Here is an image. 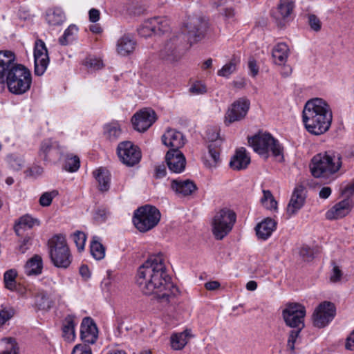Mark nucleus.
<instances>
[{"mask_svg": "<svg viewBox=\"0 0 354 354\" xmlns=\"http://www.w3.org/2000/svg\"><path fill=\"white\" fill-rule=\"evenodd\" d=\"M136 281L142 293L154 294L162 301H169L178 292V288L171 281L162 254L149 257L138 268Z\"/></svg>", "mask_w": 354, "mask_h": 354, "instance_id": "obj_1", "label": "nucleus"}, {"mask_svg": "<svg viewBox=\"0 0 354 354\" xmlns=\"http://www.w3.org/2000/svg\"><path fill=\"white\" fill-rule=\"evenodd\" d=\"M303 122L306 130L313 135L326 132L331 124L333 114L329 104L316 97L308 100L303 110Z\"/></svg>", "mask_w": 354, "mask_h": 354, "instance_id": "obj_2", "label": "nucleus"}, {"mask_svg": "<svg viewBox=\"0 0 354 354\" xmlns=\"http://www.w3.org/2000/svg\"><path fill=\"white\" fill-rule=\"evenodd\" d=\"M342 166V155L334 151L319 153L310 163V170L315 178L330 179Z\"/></svg>", "mask_w": 354, "mask_h": 354, "instance_id": "obj_3", "label": "nucleus"}, {"mask_svg": "<svg viewBox=\"0 0 354 354\" xmlns=\"http://www.w3.org/2000/svg\"><path fill=\"white\" fill-rule=\"evenodd\" d=\"M250 145L254 151L261 156L268 158L270 153L275 158L283 160V147L279 142L271 134L268 133H259L248 139Z\"/></svg>", "mask_w": 354, "mask_h": 354, "instance_id": "obj_4", "label": "nucleus"}, {"mask_svg": "<svg viewBox=\"0 0 354 354\" xmlns=\"http://www.w3.org/2000/svg\"><path fill=\"white\" fill-rule=\"evenodd\" d=\"M5 80H6L8 88L11 93L21 95L30 89L32 77L27 68L15 62L9 71Z\"/></svg>", "mask_w": 354, "mask_h": 354, "instance_id": "obj_5", "label": "nucleus"}, {"mask_svg": "<svg viewBox=\"0 0 354 354\" xmlns=\"http://www.w3.org/2000/svg\"><path fill=\"white\" fill-rule=\"evenodd\" d=\"M49 253L53 264L58 268H66L71 263V255L63 235H55L48 241Z\"/></svg>", "mask_w": 354, "mask_h": 354, "instance_id": "obj_6", "label": "nucleus"}, {"mask_svg": "<svg viewBox=\"0 0 354 354\" xmlns=\"http://www.w3.org/2000/svg\"><path fill=\"white\" fill-rule=\"evenodd\" d=\"M185 37L183 33H175L170 35L162 44L159 57L167 63L178 62L183 55V44Z\"/></svg>", "mask_w": 354, "mask_h": 354, "instance_id": "obj_7", "label": "nucleus"}, {"mask_svg": "<svg viewBox=\"0 0 354 354\" xmlns=\"http://www.w3.org/2000/svg\"><path fill=\"white\" fill-rule=\"evenodd\" d=\"M234 212L225 207L217 211L212 221V233L217 240H222L232 230L236 222Z\"/></svg>", "mask_w": 354, "mask_h": 354, "instance_id": "obj_8", "label": "nucleus"}, {"mask_svg": "<svg viewBox=\"0 0 354 354\" xmlns=\"http://www.w3.org/2000/svg\"><path fill=\"white\" fill-rule=\"evenodd\" d=\"M160 219V211L154 206L146 205L135 211L133 221L140 232H145L156 226Z\"/></svg>", "mask_w": 354, "mask_h": 354, "instance_id": "obj_9", "label": "nucleus"}, {"mask_svg": "<svg viewBox=\"0 0 354 354\" xmlns=\"http://www.w3.org/2000/svg\"><path fill=\"white\" fill-rule=\"evenodd\" d=\"M305 307L299 303H288L282 311V317L286 324L294 329L304 328Z\"/></svg>", "mask_w": 354, "mask_h": 354, "instance_id": "obj_10", "label": "nucleus"}, {"mask_svg": "<svg viewBox=\"0 0 354 354\" xmlns=\"http://www.w3.org/2000/svg\"><path fill=\"white\" fill-rule=\"evenodd\" d=\"M120 160L128 167L138 164L142 158L139 147L130 141H123L119 143L117 148Z\"/></svg>", "mask_w": 354, "mask_h": 354, "instance_id": "obj_11", "label": "nucleus"}, {"mask_svg": "<svg viewBox=\"0 0 354 354\" xmlns=\"http://www.w3.org/2000/svg\"><path fill=\"white\" fill-rule=\"evenodd\" d=\"M336 308L333 303L324 301L315 309L313 314V325L317 328H324L335 317Z\"/></svg>", "mask_w": 354, "mask_h": 354, "instance_id": "obj_12", "label": "nucleus"}, {"mask_svg": "<svg viewBox=\"0 0 354 354\" xmlns=\"http://www.w3.org/2000/svg\"><path fill=\"white\" fill-rule=\"evenodd\" d=\"M250 100L246 97H241L234 101L225 115V124L228 126L243 119L250 109Z\"/></svg>", "mask_w": 354, "mask_h": 354, "instance_id": "obj_13", "label": "nucleus"}, {"mask_svg": "<svg viewBox=\"0 0 354 354\" xmlns=\"http://www.w3.org/2000/svg\"><path fill=\"white\" fill-rule=\"evenodd\" d=\"M35 74L42 75L49 64L48 50L45 43L41 39L35 41L34 48Z\"/></svg>", "mask_w": 354, "mask_h": 354, "instance_id": "obj_14", "label": "nucleus"}, {"mask_svg": "<svg viewBox=\"0 0 354 354\" xmlns=\"http://www.w3.org/2000/svg\"><path fill=\"white\" fill-rule=\"evenodd\" d=\"M218 138V133L216 132L208 137L212 142L208 145V153L204 156L203 162L205 167L209 169L216 167L221 162L220 151L222 140Z\"/></svg>", "mask_w": 354, "mask_h": 354, "instance_id": "obj_15", "label": "nucleus"}, {"mask_svg": "<svg viewBox=\"0 0 354 354\" xmlns=\"http://www.w3.org/2000/svg\"><path fill=\"white\" fill-rule=\"evenodd\" d=\"M206 27V22L201 18L193 17L186 23L183 31L187 32V39L192 44L203 37Z\"/></svg>", "mask_w": 354, "mask_h": 354, "instance_id": "obj_16", "label": "nucleus"}, {"mask_svg": "<svg viewBox=\"0 0 354 354\" xmlns=\"http://www.w3.org/2000/svg\"><path fill=\"white\" fill-rule=\"evenodd\" d=\"M62 150L57 142L51 139L44 140L40 146L39 156L48 162L55 161L60 158Z\"/></svg>", "mask_w": 354, "mask_h": 354, "instance_id": "obj_17", "label": "nucleus"}, {"mask_svg": "<svg viewBox=\"0 0 354 354\" xmlns=\"http://www.w3.org/2000/svg\"><path fill=\"white\" fill-rule=\"evenodd\" d=\"M156 113L152 109H144L136 113L132 118V124L135 129L145 131L156 121Z\"/></svg>", "mask_w": 354, "mask_h": 354, "instance_id": "obj_18", "label": "nucleus"}, {"mask_svg": "<svg viewBox=\"0 0 354 354\" xmlns=\"http://www.w3.org/2000/svg\"><path fill=\"white\" fill-rule=\"evenodd\" d=\"M165 161L171 172L180 174L184 171L186 158L179 150H169L165 156Z\"/></svg>", "mask_w": 354, "mask_h": 354, "instance_id": "obj_19", "label": "nucleus"}, {"mask_svg": "<svg viewBox=\"0 0 354 354\" xmlns=\"http://www.w3.org/2000/svg\"><path fill=\"white\" fill-rule=\"evenodd\" d=\"M305 200L306 192L304 187L303 185L296 186L286 208L288 216H291L297 214L304 206Z\"/></svg>", "mask_w": 354, "mask_h": 354, "instance_id": "obj_20", "label": "nucleus"}, {"mask_svg": "<svg viewBox=\"0 0 354 354\" xmlns=\"http://www.w3.org/2000/svg\"><path fill=\"white\" fill-rule=\"evenodd\" d=\"M294 3L291 0H280L272 12V17L279 26H283L293 10Z\"/></svg>", "mask_w": 354, "mask_h": 354, "instance_id": "obj_21", "label": "nucleus"}, {"mask_svg": "<svg viewBox=\"0 0 354 354\" xmlns=\"http://www.w3.org/2000/svg\"><path fill=\"white\" fill-rule=\"evenodd\" d=\"M98 330L93 320L84 317L81 324V339L85 343L94 344L97 339Z\"/></svg>", "mask_w": 354, "mask_h": 354, "instance_id": "obj_22", "label": "nucleus"}, {"mask_svg": "<svg viewBox=\"0 0 354 354\" xmlns=\"http://www.w3.org/2000/svg\"><path fill=\"white\" fill-rule=\"evenodd\" d=\"M15 64V55L10 50L0 51V90L3 87L5 78Z\"/></svg>", "mask_w": 354, "mask_h": 354, "instance_id": "obj_23", "label": "nucleus"}, {"mask_svg": "<svg viewBox=\"0 0 354 354\" xmlns=\"http://www.w3.org/2000/svg\"><path fill=\"white\" fill-rule=\"evenodd\" d=\"M162 143L170 147V150H178L184 146L185 139L183 135L174 129H168L162 137Z\"/></svg>", "mask_w": 354, "mask_h": 354, "instance_id": "obj_24", "label": "nucleus"}, {"mask_svg": "<svg viewBox=\"0 0 354 354\" xmlns=\"http://www.w3.org/2000/svg\"><path fill=\"white\" fill-rule=\"evenodd\" d=\"M352 205L349 200L346 199L336 203L326 213L328 220H336L346 216L351 212Z\"/></svg>", "mask_w": 354, "mask_h": 354, "instance_id": "obj_25", "label": "nucleus"}, {"mask_svg": "<svg viewBox=\"0 0 354 354\" xmlns=\"http://www.w3.org/2000/svg\"><path fill=\"white\" fill-rule=\"evenodd\" d=\"M171 189L177 194L183 196L191 195L197 189L195 183L190 180H173L171 183Z\"/></svg>", "mask_w": 354, "mask_h": 354, "instance_id": "obj_26", "label": "nucleus"}, {"mask_svg": "<svg viewBox=\"0 0 354 354\" xmlns=\"http://www.w3.org/2000/svg\"><path fill=\"white\" fill-rule=\"evenodd\" d=\"M136 46V41L131 35H124L117 41V53L122 56H127L132 53Z\"/></svg>", "mask_w": 354, "mask_h": 354, "instance_id": "obj_27", "label": "nucleus"}, {"mask_svg": "<svg viewBox=\"0 0 354 354\" xmlns=\"http://www.w3.org/2000/svg\"><path fill=\"white\" fill-rule=\"evenodd\" d=\"M250 162V157L246 152L245 149L241 147L237 149L235 154L232 157L230 166L234 170L245 169Z\"/></svg>", "mask_w": 354, "mask_h": 354, "instance_id": "obj_28", "label": "nucleus"}, {"mask_svg": "<svg viewBox=\"0 0 354 354\" xmlns=\"http://www.w3.org/2000/svg\"><path fill=\"white\" fill-rule=\"evenodd\" d=\"M277 223L274 220L267 218L259 223L255 227L256 234L259 239L266 240L276 229Z\"/></svg>", "mask_w": 354, "mask_h": 354, "instance_id": "obj_29", "label": "nucleus"}, {"mask_svg": "<svg viewBox=\"0 0 354 354\" xmlns=\"http://www.w3.org/2000/svg\"><path fill=\"white\" fill-rule=\"evenodd\" d=\"M75 317L73 315H68L62 323V337L67 342H73L75 338V327L77 323Z\"/></svg>", "mask_w": 354, "mask_h": 354, "instance_id": "obj_30", "label": "nucleus"}, {"mask_svg": "<svg viewBox=\"0 0 354 354\" xmlns=\"http://www.w3.org/2000/svg\"><path fill=\"white\" fill-rule=\"evenodd\" d=\"M46 20L49 26H59L66 20V15L60 8H53L46 12Z\"/></svg>", "mask_w": 354, "mask_h": 354, "instance_id": "obj_31", "label": "nucleus"}, {"mask_svg": "<svg viewBox=\"0 0 354 354\" xmlns=\"http://www.w3.org/2000/svg\"><path fill=\"white\" fill-rule=\"evenodd\" d=\"M191 337V330L186 329L181 333H174L170 337L171 347L176 351L183 349Z\"/></svg>", "mask_w": 354, "mask_h": 354, "instance_id": "obj_32", "label": "nucleus"}, {"mask_svg": "<svg viewBox=\"0 0 354 354\" xmlns=\"http://www.w3.org/2000/svg\"><path fill=\"white\" fill-rule=\"evenodd\" d=\"M289 48L285 43L277 44L272 49V57L276 64L283 65L289 55Z\"/></svg>", "mask_w": 354, "mask_h": 354, "instance_id": "obj_33", "label": "nucleus"}, {"mask_svg": "<svg viewBox=\"0 0 354 354\" xmlns=\"http://www.w3.org/2000/svg\"><path fill=\"white\" fill-rule=\"evenodd\" d=\"M93 176L98 182L99 189L106 192L110 187L111 174L104 168H99L93 172Z\"/></svg>", "mask_w": 354, "mask_h": 354, "instance_id": "obj_34", "label": "nucleus"}, {"mask_svg": "<svg viewBox=\"0 0 354 354\" xmlns=\"http://www.w3.org/2000/svg\"><path fill=\"white\" fill-rule=\"evenodd\" d=\"M53 305L52 299L44 291L37 292L35 296V307L39 310H48Z\"/></svg>", "mask_w": 354, "mask_h": 354, "instance_id": "obj_35", "label": "nucleus"}, {"mask_svg": "<svg viewBox=\"0 0 354 354\" xmlns=\"http://www.w3.org/2000/svg\"><path fill=\"white\" fill-rule=\"evenodd\" d=\"M42 259L41 257L35 255L25 265V272L27 275H37L41 272Z\"/></svg>", "mask_w": 354, "mask_h": 354, "instance_id": "obj_36", "label": "nucleus"}, {"mask_svg": "<svg viewBox=\"0 0 354 354\" xmlns=\"http://www.w3.org/2000/svg\"><path fill=\"white\" fill-rule=\"evenodd\" d=\"M104 134L110 141L118 140L122 134V129L118 122L113 121L104 127Z\"/></svg>", "mask_w": 354, "mask_h": 354, "instance_id": "obj_37", "label": "nucleus"}, {"mask_svg": "<svg viewBox=\"0 0 354 354\" xmlns=\"http://www.w3.org/2000/svg\"><path fill=\"white\" fill-rule=\"evenodd\" d=\"M39 221L29 215L21 216L15 225V231L19 235L21 230L30 229L35 225H39Z\"/></svg>", "mask_w": 354, "mask_h": 354, "instance_id": "obj_38", "label": "nucleus"}, {"mask_svg": "<svg viewBox=\"0 0 354 354\" xmlns=\"http://www.w3.org/2000/svg\"><path fill=\"white\" fill-rule=\"evenodd\" d=\"M90 250L91 255L96 260H101L105 256V248L100 243L98 236H93L91 242Z\"/></svg>", "mask_w": 354, "mask_h": 354, "instance_id": "obj_39", "label": "nucleus"}, {"mask_svg": "<svg viewBox=\"0 0 354 354\" xmlns=\"http://www.w3.org/2000/svg\"><path fill=\"white\" fill-rule=\"evenodd\" d=\"M78 28L74 25H70L64 31V35L59 37V43L62 46H66L75 39Z\"/></svg>", "mask_w": 354, "mask_h": 354, "instance_id": "obj_40", "label": "nucleus"}, {"mask_svg": "<svg viewBox=\"0 0 354 354\" xmlns=\"http://www.w3.org/2000/svg\"><path fill=\"white\" fill-rule=\"evenodd\" d=\"M17 272L15 269L8 270L4 273L3 281L7 289L10 290H17Z\"/></svg>", "mask_w": 354, "mask_h": 354, "instance_id": "obj_41", "label": "nucleus"}, {"mask_svg": "<svg viewBox=\"0 0 354 354\" xmlns=\"http://www.w3.org/2000/svg\"><path fill=\"white\" fill-rule=\"evenodd\" d=\"M151 20L156 21V24L153 23L155 29V34L165 32L169 29V22L166 17H156L151 18Z\"/></svg>", "mask_w": 354, "mask_h": 354, "instance_id": "obj_42", "label": "nucleus"}, {"mask_svg": "<svg viewBox=\"0 0 354 354\" xmlns=\"http://www.w3.org/2000/svg\"><path fill=\"white\" fill-rule=\"evenodd\" d=\"M153 23L156 24V22L154 20H151V19L145 21L142 25L138 29V34L144 37H147L155 34Z\"/></svg>", "mask_w": 354, "mask_h": 354, "instance_id": "obj_43", "label": "nucleus"}, {"mask_svg": "<svg viewBox=\"0 0 354 354\" xmlns=\"http://www.w3.org/2000/svg\"><path fill=\"white\" fill-rule=\"evenodd\" d=\"M263 197L261 199L262 205L268 209H276L277 203L269 190H263Z\"/></svg>", "mask_w": 354, "mask_h": 354, "instance_id": "obj_44", "label": "nucleus"}, {"mask_svg": "<svg viewBox=\"0 0 354 354\" xmlns=\"http://www.w3.org/2000/svg\"><path fill=\"white\" fill-rule=\"evenodd\" d=\"M237 61L232 59L230 62L225 64L221 69L218 71V75L228 77L236 70Z\"/></svg>", "mask_w": 354, "mask_h": 354, "instance_id": "obj_45", "label": "nucleus"}, {"mask_svg": "<svg viewBox=\"0 0 354 354\" xmlns=\"http://www.w3.org/2000/svg\"><path fill=\"white\" fill-rule=\"evenodd\" d=\"M7 162L10 167L15 171L20 170L24 165L23 158L15 154L8 155L7 156Z\"/></svg>", "mask_w": 354, "mask_h": 354, "instance_id": "obj_46", "label": "nucleus"}, {"mask_svg": "<svg viewBox=\"0 0 354 354\" xmlns=\"http://www.w3.org/2000/svg\"><path fill=\"white\" fill-rule=\"evenodd\" d=\"M73 239L77 248V250L80 252L84 250L86 241V236L85 233L82 231H76L73 234Z\"/></svg>", "mask_w": 354, "mask_h": 354, "instance_id": "obj_47", "label": "nucleus"}, {"mask_svg": "<svg viewBox=\"0 0 354 354\" xmlns=\"http://www.w3.org/2000/svg\"><path fill=\"white\" fill-rule=\"evenodd\" d=\"M80 165V158L75 156L71 158H68L66 160L64 168L66 171L70 172L76 171Z\"/></svg>", "mask_w": 354, "mask_h": 354, "instance_id": "obj_48", "label": "nucleus"}, {"mask_svg": "<svg viewBox=\"0 0 354 354\" xmlns=\"http://www.w3.org/2000/svg\"><path fill=\"white\" fill-rule=\"evenodd\" d=\"M58 195L57 190L44 192L39 198V204L43 207L49 206L53 199Z\"/></svg>", "mask_w": 354, "mask_h": 354, "instance_id": "obj_49", "label": "nucleus"}, {"mask_svg": "<svg viewBox=\"0 0 354 354\" xmlns=\"http://www.w3.org/2000/svg\"><path fill=\"white\" fill-rule=\"evenodd\" d=\"M6 340L7 342V346L0 354H19V349L15 339L8 338Z\"/></svg>", "mask_w": 354, "mask_h": 354, "instance_id": "obj_50", "label": "nucleus"}, {"mask_svg": "<svg viewBox=\"0 0 354 354\" xmlns=\"http://www.w3.org/2000/svg\"><path fill=\"white\" fill-rule=\"evenodd\" d=\"M85 65L91 70L96 71L103 67L102 61L95 57H88L85 61Z\"/></svg>", "mask_w": 354, "mask_h": 354, "instance_id": "obj_51", "label": "nucleus"}, {"mask_svg": "<svg viewBox=\"0 0 354 354\" xmlns=\"http://www.w3.org/2000/svg\"><path fill=\"white\" fill-rule=\"evenodd\" d=\"M15 314L12 308H3L0 310V326H3L7 321L10 319Z\"/></svg>", "mask_w": 354, "mask_h": 354, "instance_id": "obj_52", "label": "nucleus"}, {"mask_svg": "<svg viewBox=\"0 0 354 354\" xmlns=\"http://www.w3.org/2000/svg\"><path fill=\"white\" fill-rule=\"evenodd\" d=\"M301 330L302 329H293L290 332L287 343V347L291 351H293L295 350V344Z\"/></svg>", "mask_w": 354, "mask_h": 354, "instance_id": "obj_53", "label": "nucleus"}, {"mask_svg": "<svg viewBox=\"0 0 354 354\" xmlns=\"http://www.w3.org/2000/svg\"><path fill=\"white\" fill-rule=\"evenodd\" d=\"M189 90L194 95H201L207 92L206 86L200 81L195 82Z\"/></svg>", "mask_w": 354, "mask_h": 354, "instance_id": "obj_54", "label": "nucleus"}, {"mask_svg": "<svg viewBox=\"0 0 354 354\" xmlns=\"http://www.w3.org/2000/svg\"><path fill=\"white\" fill-rule=\"evenodd\" d=\"M71 354H92V351L89 345L80 344L73 348Z\"/></svg>", "mask_w": 354, "mask_h": 354, "instance_id": "obj_55", "label": "nucleus"}, {"mask_svg": "<svg viewBox=\"0 0 354 354\" xmlns=\"http://www.w3.org/2000/svg\"><path fill=\"white\" fill-rule=\"evenodd\" d=\"M308 23L310 28L315 31H319L322 27L319 19L315 15H308Z\"/></svg>", "mask_w": 354, "mask_h": 354, "instance_id": "obj_56", "label": "nucleus"}, {"mask_svg": "<svg viewBox=\"0 0 354 354\" xmlns=\"http://www.w3.org/2000/svg\"><path fill=\"white\" fill-rule=\"evenodd\" d=\"M314 254L313 250L308 246H303L300 248L299 255L304 261H310Z\"/></svg>", "mask_w": 354, "mask_h": 354, "instance_id": "obj_57", "label": "nucleus"}, {"mask_svg": "<svg viewBox=\"0 0 354 354\" xmlns=\"http://www.w3.org/2000/svg\"><path fill=\"white\" fill-rule=\"evenodd\" d=\"M342 271L337 266H334L333 269V272L330 277V280L333 283H336L341 279L342 277Z\"/></svg>", "mask_w": 354, "mask_h": 354, "instance_id": "obj_58", "label": "nucleus"}, {"mask_svg": "<svg viewBox=\"0 0 354 354\" xmlns=\"http://www.w3.org/2000/svg\"><path fill=\"white\" fill-rule=\"evenodd\" d=\"M248 68L251 75L255 77L259 73V67L257 62L254 59H250L248 62Z\"/></svg>", "mask_w": 354, "mask_h": 354, "instance_id": "obj_59", "label": "nucleus"}, {"mask_svg": "<svg viewBox=\"0 0 354 354\" xmlns=\"http://www.w3.org/2000/svg\"><path fill=\"white\" fill-rule=\"evenodd\" d=\"M89 20L90 21L95 23L100 19V11L97 9L92 8L89 10Z\"/></svg>", "mask_w": 354, "mask_h": 354, "instance_id": "obj_60", "label": "nucleus"}, {"mask_svg": "<svg viewBox=\"0 0 354 354\" xmlns=\"http://www.w3.org/2000/svg\"><path fill=\"white\" fill-rule=\"evenodd\" d=\"M345 347L347 350L354 351V330L347 337Z\"/></svg>", "mask_w": 354, "mask_h": 354, "instance_id": "obj_61", "label": "nucleus"}, {"mask_svg": "<svg viewBox=\"0 0 354 354\" xmlns=\"http://www.w3.org/2000/svg\"><path fill=\"white\" fill-rule=\"evenodd\" d=\"M331 189L329 187H324L321 189L319 196L321 198L326 199L331 194Z\"/></svg>", "mask_w": 354, "mask_h": 354, "instance_id": "obj_62", "label": "nucleus"}, {"mask_svg": "<svg viewBox=\"0 0 354 354\" xmlns=\"http://www.w3.org/2000/svg\"><path fill=\"white\" fill-rule=\"evenodd\" d=\"M30 239L26 237L24 239L23 242L19 246V250L21 253H24L27 250L29 249Z\"/></svg>", "mask_w": 354, "mask_h": 354, "instance_id": "obj_63", "label": "nucleus"}, {"mask_svg": "<svg viewBox=\"0 0 354 354\" xmlns=\"http://www.w3.org/2000/svg\"><path fill=\"white\" fill-rule=\"evenodd\" d=\"M167 174L166 168L165 165H159L156 167V177L160 178L164 177Z\"/></svg>", "mask_w": 354, "mask_h": 354, "instance_id": "obj_64", "label": "nucleus"}]
</instances>
